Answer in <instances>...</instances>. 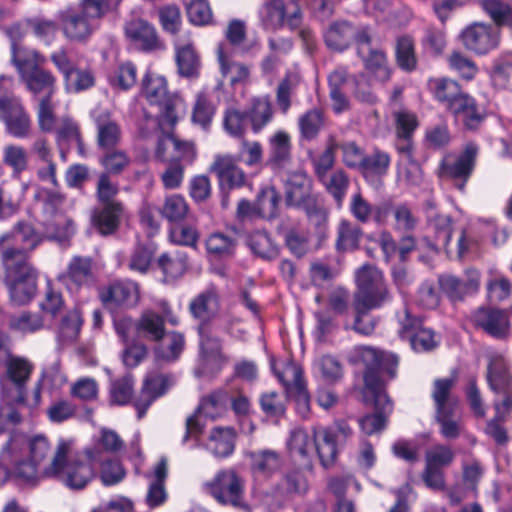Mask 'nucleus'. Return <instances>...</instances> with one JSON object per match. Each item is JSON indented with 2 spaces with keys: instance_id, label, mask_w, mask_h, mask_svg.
<instances>
[{
  "instance_id": "4c0bfd02",
  "label": "nucleus",
  "mask_w": 512,
  "mask_h": 512,
  "mask_svg": "<svg viewBox=\"0 0 512 512\" xmlns=\"http://www.w3.org/2000/svg\"><path fill=\"white\" fill-rule=\"evenodd\" d=\"M178 73L185 78H197L201 71V59L193 43L175 45Z\"/></svg>"
},
{
  "instance_id": "7c9ffc66",
  "label": "nucleus",
  "mask_w": 512,
  "mask_h": 512,
  "mask_svg": "<svg viewBox=\"0 0 512 512\" xmlns=\"http://www.w3.org/2000/svg\"><path fill=\"white\" fill-rule=\"evenodd\" d=\"M219 70L224 80L231 86L245 82L250 75L249 68L233 58L231 47L226 43H220L216 50Z\"/></svg>"
},
{
  "instance_id": "473e14b6",
  "label": "nucleus",
  "mask_w": 512,
  "mask_h": 512,
  "mask_svg": "<svg viewBox=\"0 0 512 512\" xmlns=\"http://www.w3.org/2000/svg\"><path fill=\"white\" fill-rule=\"evenodd\" d=\"M38 270L4 279L10 298L18 305L29 303L38 289Z\"/></svg>"
},
{
  "instance_id": "4468645a",
  "label": "nucleus",
  "mask_w": 512,
  "mask_h": 512,
  "mask_svg": "<svg viewBox=\"0 0 512 512\" xmlns=\"http://www.w3.org/2000/svg\"><path fill=\"white\" fill-rule=\"evenodd\" d=\"M23 447V440L19 437L12 436L3 445L0 452L1 464L12 463L13 469L9 471L17 480L23 483L36 485L43 476V470L39 471V465L31 458L17 460L18 452ZM8 470H10L8 468Z\"/></svg>"
},
{
  "instance_id": "58836bf2",
  "label": "nucleus",
  "mask_w": 512,
  "mask_h": 512,
  "mask_svg": "<svg viewBox=\"0 0 512 512\" xmlns=\"http://www.w3.org/2000/svg\"><path fill=\"white\" fill-rule=\"evenodd\" d=\"M456 383V376L436 378L433 381L431 398L434 402L435 412L459 409V400L452 396V389Z\"/></svg>"
},
{
  "instance_id": "13d9d810",
  "label": "nucleus",
  "mask_w": 512,
  "mask_h": 512,
  "mask_svg": "<svg viewBox=\"0 0 512 512\" xmlns=\"http://www.w3.org/2000/svg\"><path fill=\"white\" fill-rule=\"evenodd\" d=\"M216 106L206 91H199L196 94L192 110L191 120L194 124L207 129L215 116Z\"/></svg>"
},
{
  "instance_id": "6e6d98bb",
  "label": "nucleus",
  "mask_w": 512,
  "mask_h": 512,
  "mask_svg": "<svg viewBox=\"0 0 512 512\" xmlns=\"http://www.w3.org/2000/svg\"><path fill=\"white\" fill-rule=\"evenodd\" d=\"M122 0H81L77 8L93 23L100 27L101 20L115 11Z\"/></svg>"
},
{
  "instance_id": "f257e3e1",
  "label": "nucleus",
  "mask_w": 512,
  "mask_h": 512,
  "mask_svg": "<svg viewBox=\"0 0 512 512\" xmlns=\"http://www.w3.org/2000/svg\"><path fill=\"white\" fill-rule=\"evenodd\" d=\"M364 364L363 397L371 402L374 412L366 414L360 421V427L366 435L383 431L393 410V402L387 393V385L397 378L400 358L397 354L364 346L359 351Z\"/></svg>"
},
{
  "instance_id": "052dcab7",
  "label": "nucleus",
  "mask_w": 512,
  "mask_h": 512,
  "mask_svg": "<svg viewBox=\"0 0 512 512\" xmlns=\"http://www.w3.org/2000/svg\"><path fill=\"white\" fill-rule=\"evenodd\" d=\"M423 51L434 58L441 57L447 47V33L444 28L429 26L421 38Z\"/></svg>"
},
{
  "instance_id": "39448f33",
  "label": "nucleus",
  "mask_w": 512,
  "mask_h": 512,
  "mask_svg": "<svg viewBox=\"0 0 512 512\" xmlns=\"http://www.w3.org/2000/svg\"><path fill=\"white\" fill-rule=\"evenodd\" d=\"M47 59L36 49L18 50L14 55V67L20 80L34 98L53 97L57 91V78L44 68Z\"/></svg>"
},
{
  "instance_id": "c85d7f7f",
  "label": "nucleus",
  "mask_w": 512,
  "mask_h": 512,
  "mask_svg": "<svg viewBox=\"0 0 512 512\" xmlns=\"http://www.w3.org/2000/svg\"><path fill=\"white\" fill-rule=\"evenodd\" d=\"M166 335L165 318L158 312L144 310L135 320V337L150 343H160Z\"/></svg>"
},
{
  "instance_id": "6e6552de",
  "label": "nucleus",
  "mask_w": 512,
  "mask_h": 512,
  "mask_svg": "<svg viewBox=\"0 0 512 512\" xmlns=\"http://www.w3.org/2000/svg\"><path fill=\"white\" fill-rule=\"evenodd\" d=\"M356 291L352 305L369 310L382 308L392 300L383 273L374 265L363 264L355 274Z\"/></svg>"
},
{
  "instance_id": "338daca9",
  "label": "nucleus",
  "mask_w": 512,
  "mask_h": 512,
  "mask_svg": "<svg viewBox=\"0 0 512 512\" xmlns=\"http://www.w3.org/2000/svg\"><path fill=\"white\" fill-rule=\"evenodd\" d=\"M265 14L262 17L264 29L278 31L285 26L287 7L284 0H269L264 6Z\"/></svg>"
},
{
  "instance_id": "79ce46f5",
  "label": "nucleus",
  "mask_w": 512,
  "mask_h": 512,
  "mask_svg": "<svg viewBox=\"0 0 512 512\" xmlns=\"http://www.w3.org/2000/svg\"><path fill=\"white\" fill-rule=\"evenodd\" d=\"M314 445L320 464L328 469L332 467L338 457L339 447H342L335 439V435L326 428L313 436Z\"/></svg>"
},
{
  "instance_id": "e2e57ef3",
  "label": "nucleus",
  "mask_w": 512,
  "mask_h": 512,
  "mask_svg": "<svg viewBox=\"0 0 512 512\" xmlns=\"http://www.w3.org/2000/svg\"><path fill=\"white\" fill-rule=\"evenodd\" d=\"M142 93L151 105H157L171 94L165 77L146 73L142 81Z\"/></svg>"
},
{
  "instance_id": "c9c22d12",
  "label": "nucleus",
  "mask_w": 512,
  "mask_h": 512,
  "mask_svg": "<svg viewBox=\"0 0 512 512\" xmlns=\"http://www.w3.org/2000/svg\"><path fill=\"white\" fill-rule=\"evenodd\" d=\"M288 369L293 374V383L285 380L281 373H277V377L296 402L298 411L305 414L310 410V394L303 371L300 367L293 365L289 366Z\"/></svg>"
},
{
  "instance_id": "3c124183",
  "label": "nucleus",
  "mask_w": 512,
  "mask_h": 512,
  "mask_svg": "<svg viewBox=\"0 0 512 512\" xmlns=\"http://www.w3.org/2000/svg\"><path fill=\"white\" fill-rule=\"evenodd\" d=\"M478 6L492 20L494 27H512V6L502 0H477Z\"/></svg>"
},
{
  "instance_id": "9d476101",
  "label": "nucleus",
  "mask_w": 512,
  "mask_h": 512,
  "mask_svg": "<svg viewBox=\"0 0 512 512\" xmlns=\"http://www.w3.org/2000/svg\"><path fill=\"white\" fill-rule=\"evenodd\" d=\"M323 40L328 49L344 52L352 44L371 46L372 34L368 25H358L347 20H334L323 31Z\"/></svg>"
},
{
  "instance_id": "f704fd0d",
  "label": "nucleus",
  "mask_w": 512,
  "mask_h": 512,
  "mask_svg": "<svg viewBox=\"0 0 512 512\" xmlns=\"http://www.w3.org/2000/svg\"><path fill=\"white\" fill-rule=\"evenodd\" d=\"M43 235L45 238L60 244L69 242L76 233L75 223L66 214L49 216L42 222Z\"/></svg>"
},
{
  "instance_id": "9b49d317",
  "label": "nucleus",
  "mask_w": 512,
  "mask_h": 512,
  "mask_svg": "<svg viewBox=\"0 0 512 512\" xmlns=\"http://www.w3.org/2000/svg\"><path fill=\"white\" fill-rule=\"evenodd\" d=\"M98 297L111 314L122 313L138 306L140 284L129 278L114 279L99 290Z\"/></svg>"
},
{
  "instance_id": "c03bdc74",
  "label": "nucleus",
  "mask_w": 512,
  "mask_h": 512,
  "mask_svg": "<svg viewBox=\"0 0 512 512\" xmlns=\"http://www.w3.org/2000/svg\"><path fill=\"white\" fill-rule=\"evenodd\" d=\"M486 379L489 388L495 393L509 390L512 377L509 372V366L503 357L497 356L490 359L487 366Z\"/></svg>"
},
{
  "instance_id": "b1692460",
  "label": "nucleus",
  "mask_w": 512,
  "mask_h": 512,
  "mask_svg": "<svg viewBox=\"0 0 512 512\" xmlns=\"http://www.w3.org/2000/svg\"><path fill=\"white\" fill-rule=\"evenodd\" d=\"M125 213L124 203L99 204L91 213V225L103 237L115 234Z\"/></svg>"
},
{
  "instance_id": "c756f323",
  "label": "nucleus",
  "mask_w": 512,
  "mask_h": 512,
  "mask_svg": "<svg viewBox=\"0 0 512 512\" xmlns=\"http://www.w3.org/2000/svg\"><path fill=\"white\" fill-rule=\"evenodd\" d=\"M269 152L266 165L273 171L287 168L292 161V143L290 135L279 130L268 140Z\"/></svg>"
},
{
  "instance_id": "1a4fd4ad",
  "label": "nucleus",
  "mask_w": 512,
  "mask_h": 512,
  "mask_svg": "<svg viewBox=\"0 0 512 512\" xmlns=\"http://www.w3.org/2000/svg\"><path fill=\"white\" fill-rule=\"evenodd\" d=\"M399 325L398 334L407 339L416 353H430L441 343L440 335L431 327L424 325V319L412 314L408 308L396 314Z\"/></svg>"
},
{
  "instance_id": "cd10ccee",
  "label": "nucleus",
  "mask_w": 512,
  "mask_h": 512,
  "mask_svg": "<svg viewBox=\"0 0 512 512\" xmlns=\"http://www.w3.org/2000/svg\"><path fill=\"white\" fill-rule=\"evenodd\" d=\"M390 166V154L375 148L371 154H366L358 172L368 185L378 187L388 175Z\"/></svg>"
},
{
  "instance_id": "f3484780",
  "label": "nucleus",
  "mask_w": 512,
  "mask_h": 512,
  "mask_svg": "<svg viewBox=\"0 0 512 512\" xmlns=\"http://www.w3.org/2000/svg\"><path fill=\"white\" fill-rule=\"evenodd\" d=\"M127 41L137 51L152 53L164 48L156 27L148 20L136 17L124 25Z\"/></svg>"
},
{
  "instance_id": "e433bc0d",
  "label": "nucleus",
  "mask_w": 512,
  "mask_h": 512,
  "mask_svg": "<svg viewBox=\"0 0 512 512\" xmlns=\"http://www.w3.org/2000/svg\"><path fill=\"white\" fill-rule=\"evenodd\" d=\"M97 146L100 150L115 149L121 141L120 125L107 112L95 117Z\"/></svg>"
},
{
  "instance_id": "4d7b16f0",
  "label": "nucleus",
  "mask_w": 512,
  "mask_h": 512,
  "mask_svg": "<svg viewBox=\"0 0 512 512\" xmlns=\"http://www.w3.org/2000/svg\"><path fill=\"white\" fill-rule=\"evenodd\" d=\"M205 247L207 253L215 258H230L235 255L237 240L222 232H213L207 237Z\"/></svg>"
},
{
  "instance_id": "0e129e2a",
  "label": "nucleus",
  "mask_w": 512,
  "mask_h": 512,
  "mask_svg": "<svg viewBox=\"0 0 512 512\" xmlns=\"http://www.w3.org/2000/svg\"><path fill=\"white\" fill-rule=\"evenodd\" d=\"M160 213L169 223L182 222L189 213V205L180 194H172L165 198Z\"/></svg>"
},
{
  "instance_id": "2f4dec72",
  "label": "nucleus",
  "mask_w": 512,
  "mask_h": 512,
  "mask_svg": "<svg viewBox=\"0 0 512 512\" xmlns=\"http://www.w3.org/2000/svg\"><path fill=\"white\" fill-rule=\"evenodd\" d=\"M156 265L163 275L162 282L172 284L189 270V255L182 250L164 252L157 258Z\"/></svg>"
},
{
  "instance_id": "37998d69",
  "label": "nucleus",
  "mask_w": 512,
  "mask_h": 512,
  "mask_svg": "<svg viewBox=\"0 0 512 512\" xmlns=\"http://www.w3.org/2000/svg\"><path fill=\"white\" fill-rule=\"evenodd\" d=\"M318 182L333 198L337 208L341 209L350 186L348 173L343 168H338Z\"/></svg>"
},
{
  "instance_id": "bb28decb",
  "label": "nucleus",
  "mask_w": 512,
  "mask_h": 512,
  "mask_svg": "<svg viewBox=\"0 0 512 512\" xmlns=\"http://www.w3.org/2000/svg\"><path fill=\"white\" fill-rule=\"evenodd\" d=\"M238 434L232 426H214L204 443L205 449L217 459L231 457L236 449Z\"/></svg>"
},
{
  "instance_id": "7ed1b4c3",
  "label": "nucleus",
  "mask_w": 512,
  "mask_h": 512,
  "mask_svg": "<svg viewBox=\"0 0 512 512\" xmlns=\"http://www.w3.org/2000/svg\"><path fill=\"white\" fill-rule=\"evenodd\" d=\"M42 243L40 233L27 221H18L12 229L0 236V263L3 280L36 271L31 257Z\"/></svg>"
},
{
  "instance_id": "72a5a7b5",
  "label": "nucleus",
  "mask_w": 512,
  "mask_h": 512,
  "mask_svg": "<svg viewBox=\"0 0 512 512\" xmlns=\"http://www.w3.org/2000/svg\"><path fill=\"white\" fill-rule=\"evenodd\" d=\"M396 66L405 73H413L418 69L419 59L415 39L408 34L396 37L393 47Z\"/></svg>"
},
{
  "instance_id": "20e7f679",
  "label": "nucleus",
  "mask_w": 512,
  "mask_h": 512,
  "mask_svg": "<svg viewBox=\"0 0 512 512\" xmlns=\"http://www.w3.org/2000/svg\"><path fill=\"white\" fill-rule=\"evenodd\" d=\"M274 118V109L269 95L252 97L245 110L228 107L223 113L224 131L232 138H243L250 127L259 134Z\"/></svg>"
},
{
  "instance_id": "412c9836",
  "label": "nucleus",
  "mask_w": 512,
  "mask_h": 512,
  "mask_svg": "<svg viewBox=\"0 0 512 512\" xmlns=\"http://www.w3.org/2000/svg\"><path fill=\"white\" fill-rule=\"evenodd\" d=\"M476 329L483 330L494 339L503 340L510 334L511 322L507 312L494 307H479L471 314Z\"/></svg>"
},
{
  "instance_id": "a878e982",
  "label": "nucleus",
  "mask_w": 512,
  "mask_h": 512,
  "mask_svg": "<svg viewBox=\"0 0 512 512\" xmlns=\"http://www.w3.org/2000/svg\"><path fill=\"white\" fill-rule=\"evenodd\" d=\"M365 46H359L357 55L363 63L365 74L380 83L388 82L394 69L389 63L387 52L381 48L370 47L367 52Z\"/></svg>"
},
{
  "instance_id": "ddd939ff",
  "label": "nucleus",
  "mask_w": 512,
  "mask_h": 512,
  "mask_svg": "<svg viewBox=\"0 0 512 512\" xmlns=\"http://www.w3.org/2000/svg\"><path fill=\"white\" fill-rule=\"evenodd\" d=\"M0 121L5 125L6 132L14 138L23 139L30 134V114L21 99L13 93L0 95Z\"/></svg>"
},
{
  "instance_id": "864d4df0",
  "label": "nucleus",
  "mask_w": 512,
  "mask_h": 512,
  "mask_svg": "<svg viewBox=\"0 0 512 512\" xmlns=\"http://www.w3.org/2000/svg\"><path fill=\"white\" fill-rule=\"evenodd\" d=\"M435 421L439 425V434L446 440H456L463 431L459 409L435 412Z\"/></svg>"
},
{
  "instance_id": "09e8293b",
  "label": "nucleus",
  "mask_w": 512,
  "mask_h": 512,
  "mask_svg": "<svg viewBox=\"0 0 512 512\" xmlns=\"http://www.w3.org/2000/svg\"><path fill=\"white\" fill-rule=\"evenodd\" d=\"M56 143L59 147L66 146L67 150L75 143L79 155L84 156L85 154L80 125L71 118H64L61 125L57 128Z\"/></svg>"
},
{
  "instance_id": "aec40b11",
  "label": "nucleus",
  "mask_w": 512,
  "mask_h": 512,
  "mask_svg": "<svg viewBox=\"0 0 512 512\" xmlns=\"http://www.w3.org/2000/svg\"><path fill=\"white\" fill-rule=\"evenodd\" d=\"M6 380L10 384L8 398L16 405L26 404V386L34 371V364L27 358L14 356L6 361Z\"/></svg>"
},
{
  "instance_id": "5fc2aeb1",
  "label": "nucleus",
  "mask_w": 512,
  "mask_h": 512,
  "mask_svg": "<svg viewBox=\"0 0 512 512\" xmlns=\"http://www.w3.org/2000/svg\"><path fill=\"white\" fill-rule=\"evenodd\" d=\"M284 245L297 259L305 257L311 249V235L306 229L292 227L284 233Z\"/></svg>"
},
{
  "instance_id": "49530a36",
  "label": "nucleus",
  "mask_w": 512,
  "mask_h": 512,
  "mask_svg": "<svg viewBox=\"0 0 512 512\" xmlns=\"http://www.w3.org/2000/svg\"><path fill=\"white\" fill-rule=\"evenodd\" d=\"M218 303L217 294L213 290H205L191 299L188 310L199 323L210 322L215 314V306Z\"/></svg>"
},
{
  "instance_id": "de8ad7c7",
  "label": "nucleus",
  "mask_w": 512,
  "mask_h": 512,
  "mask_svg": "<svg viewBox=\"0 0 512 512\" xmlns=\"http://www.w3.org/2000/svg\"><path fill=\"white\" fill-rule=\"evenodd\" d=\"M135 379L132 373H126L122 377L110 382L109 403L111 406L128 405L134 394Z\"/></svg>"
},
{
  "instance_id": "4be33fe9",
  "label": "nucleus",
  "mask_w": 512,
  "mask_h": 512,
  "mask_svg": "<svg viewBox=\"0 0 512 512\" xmlns=\"http://www.w3.org/2000/svg\"><path fill=\"white\" fill-rule=\"evenodd\" d=\"M58 19L64 37L70 42L86 43L97 30V25L78 8L60 11Z\"/></svg>"
},
{
  "instance_id": "423d86ee",
  "label": "nucleus",
  "mask_w": 512,
  "mask_h": 512,
  "mask_svg": "<svg viewBox=\"0 0 512 512\" xmlns=\"http://www.w3.org/2000/svg\"><path fill=\"white\" fill-rule=\"evenodd\" d=\"M479 154V144L467 142L456 156L447 154L442 157L436 172L438 178L449 181L455 190L465 194L467 184L476 170Z\"/></svg>"
},
{
  "instance_id": "f03ea898",
  "label": "nucleus",
  "mask_w": 512,
  "mask_h": 512,
  "mask_svg": "<svg viewBox=\"0 0 512 512\" xmlns=\"http://www.w3.org/2000/svg\"><path fill=\"white\" fill-rule=\"evenodd\" d=\"M69 452L70 444L61 439L52 460L43 467V476L55 479L71 490H82L95 478L102 451L88 447L71 457Z\"/></svg>"
},
{
  "instance_id": "bf43d9fd",
  "label": "nucleus",
  "mask_w": 512,
  "mask_h": 512,
  "mask_svg": "<svg viewBox=\"0 0 512 512\" xmlns=\"http://www.w3.org/2000/svg\"><path fill=\"white\" fill-rule=\"evenodd\" d=\"M298 126L301 139L312 141L316 139L324 126V113L321 109L313 108L299 117Z\"/></svg>"
},
{
  "instance_id": "a211bd4d",
  "label": "nucleus",
  "mask_w": 512,
  "mask_h": 512,
  "mask_svg": "<svg viewBox=\"0 0 512 512\" xmlns=\"http://www.w3.org/2000/svg\"><path fill=\"white\" fill-rule=\"evenodd\" d=\"M460 38L467 50L482 56L499 46L500 32L491 24L474 22L462 30Z\"/></svg>"
},
{
  "instance_id": "774afa93",
  "label": "nucleus",
  "mask_w": 512,
  "mask_h": 512,
  "mask_svg": "<svg viewBox=\"0 0 512 512\" xmlns=\"http://www.w3.org/2000/svg\"><path fill=\"white\" fill-rule=\"evenodd\" d=\"M337 275L338 271L330 256L316 259L310 264L309 277L315 286H323L333 281Z\"/></svg>"
},
{
  "instance_id": "680f3d73",
  "label": "nucleus",
  "mask_w": 512,
  "mask_h": 512,
  "mask_svg": "<svg viewBox=\"0 0 512 512\" xmlns=\"http://www.w3.org/2000/svg\"><path fill=\"white\" fill-rule=\"evenodd\" d=\"M137 82V67L131 61L120 63L108 75L111 87L122 91L130 90Z\"/></svg>"
},
{
  "instance_id": "0eeeda50",
  "label": "nucleus",
  "mask_w": 512,
  "mask_h": 512,
  "mask_svg": "<svg viewBox=\"0 0 512 512\" xmlns=\"http://www.w3.org/2000/svg\"><path fill=\"white\" fill-rule=\"evenodd\" d=\"M205 491L220 505L251 512L246 500L245 479L232 467L223 468L204 484Z\"/></svg>"
},
{
  "instance_id": "393cba45",
  "label": "nucleus",
  "mask_w": 512,
  "mask_h": 512,
  "mask_svg": "<svg viewBox=\"0 0 512 512\" xmlns=\"http://www.w3.org/2000/svg\"><path fill=\"white\" fill-rule=\"evenodd\" d=\"M317 197L312 193V180L304 171L292 172L285 186L287 207L301 209Z\"/></svg>"
},
{
  "instance_id": "a18cd8bd",
  "label": "nucleus",
  "mask_w": 512,
  "mask_h": 512,
  "mask_svg": "<svg viewBox=\"0 0 512 512\" xmlns=\"http://www.w3.org/2000/svg\"><path fill=\"white\" fill-rule=\"evenodd\" d=\"M7 327L21 334H33L44 329L45 321L42 314L24 310L10 314L7 317Z\"/></svg>"
},
{
  "instance_id": "8fccbe9b",
  "label": "nucleus",
  "mask_w": 512,
  "mask_h": 512,
  "mask_svg": "<svg viewBox=\"0 0 512 512\" xmlns=\"http://www.w3.org/2000/svg\"><path fill=\"white\" fill-rule=\"evenodd\" d=\"M446 62L448 68L465 82L473 81L479 73L476 62L460 50L451 51Z\"/></svg>"
},
{
  "instance_id": "5701e85b",
  "label": "nucleus",
  "mask_w": 512,
  "mask_h": 512,
  "mask_svg": "<svg viewBox=\"0 0 512 512\" xmlns=\"http://www.w3.org/2000/svg\"><path fill=\"white\" fill-rule=\"evenodd\" d=\"M426 85L432 99L446 112L467 92L457 79L448 76L430 77Z\"/></svg>"
},
{
  "instance_id": "dca6fc26",
  "label": "nucleus",
  "mask_w": 512,
  "mask_h": 512,
  "mask_svg": "<svg viewBox=\"0 0 512 512\" xmlns=\"http://www.w3.org/2000/svg\"><path fill=\"white\" fill-rule=\"evenodd\" d=\"M447 113L463 130L469 132L479 131L488 117L486 105L469 92H465Z\"/></svg>"
},
{
  "instance_id": "ea45409f",
  "label": "nucleus",
  "mask_w": 512,
  "mask_h": 512,
  "mask_svg": "<svg viewBox=\"0 0 512 512\" xmlns=\"http://www.w3.org/2000/svg\"><path fill=\"white\" fill-rule=\"evenodd\" d=\"M363 229L348 219H341L337 226L335 249L339 253L355 251L359 248Z\"/></svg>"
},
{
  "instance_id": "6ab92c4d",
  "label": "nucleus",
  "mask_w": 512,
  "mask_h": 512,
  "mask_svg": "<svg viewBox=\"0 0 512 512\" xmlns=\"http://www.w3.org/2000/svg\"><path fill=\"white\" fill-rule=\"evenodd\" d=\"M464 274V279L452 274H441L438 276L440 291L453 304L463 302L467 296L473 295L479 290L480 271L476 268H467Z\"/></svg>"
},
{
  "instance_id": "2eb2a0df",
  "label": "nucleus",
  "mask_w": 512,
  "mask_h": 512,
  "mask_svg": "<svg viewBox=\"0 0 512 512\" xmlns=\"http://www.w3.org/2000/svg\"><path fill=\"white\" fill-rule=\"evenodd\" d=\"M57 279L71 295H77L81 290L93 287L97 279L92 257L74 255Z\"/></svg>"
},
{
  "instance_id": "a19ab883",
  "label": "nucleus",
  "mask_w": 512,
  "mask_h": 512,
  "mask_svg": "<svg viewBox=\"0 0 512 512\" xmlns=\"http://www.w3.org/2000/svg\"><path fill=\"white\" fill-rule=\"evenodd\" d=\"M246 242L253 255L262 260L272 261L280 255L278 244L265 230L253 231L248 235Z\"/></svg>"
},
{
  "instance_id": "603ef678",
  "label": "nucleus",
  "mask_w": 512,
  "mask_h": 512,
  "mask_svg": "<svg viewBox=\"0 0 512 512\" xmlns=\"http://www.w3.org/2000/svg\"><path fill=\"white\" fill-rule=\"evenodd\" d=\"M281 200V194L274 186L262 187L256 197L259 218L267 220L276 218Z\"/></svg>"
},
{
  "instance_id": "f8f14e48",
  "label": "nucleus",
  "mask_w": 512,
  "mask_h": 512,
  "mask_svg": "<svg viewBox=\"0 0 512 512\" xmlns=\"http://www.w3.org/2000/svg\"><path fill=\"white\" fill-rule=\"evenodd\" d=\"M238 163L239 158H235L234 155L219 154L215 156L211 165V171L218 179L223 207L228 206L229 194L232 190L241 189L247 184V175Z\"/></svg>"
},
{
  "instance_id": "69168bd1",
  "label": "nucleus",
  "mask_w": 512,
  "mask_h": 512,
  "mask_svg": "<svg viewBox=\"0 0 512 512\" xmlns=\"http://www.w3.org/2000/svg\"><path fill=\"white\" fill-rule=\"evenodd\" d=\"M280 468L279 455L271 450H263L251 454V470L253 473L270 477Z\"/></svg>"
}]
</instances>
